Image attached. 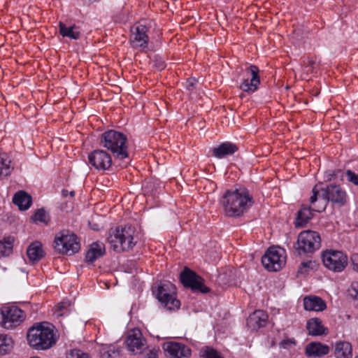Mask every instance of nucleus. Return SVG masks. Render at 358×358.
I'll list each match as a JSON object with an SVG mask.
<instances>
[{
  "label": "nucleus",
  "mask_w": 358,
  "mask_h": 358,
  "mask_svg": "<svg viewBox=\"0 0 358 358\" xmlns=\"http://www.w3.org/2000/svg\"><path fill=\"white\" fill-rule=\"evenodd\" d=\"M224 214L228 217H239L252 206V198L245 188L227 189L220 199Z\"/></svg>",
  "instance_id": "obj_1"
},
{
  "label": "nucleus",
  "mask_w": 358,
  "mask_h": 358,
  "mask_svg": "<svg viewBox=\"0 0 358 358\" xmlns=\"http://www.w3.org/2000/svg\"><path fill=\"white\" fill-rule=\"evenodd\" d=\"M27 341L34 349L47 350L56 343V337L51 327L39 323L29 329Z\"/></svg>",
  "instance_id": "obj_2"
},
{
  "label": "nucleus",
  "mask_w": 358,
  "mask_h": 358,
  "mask_svg": "<svg viewBox=\"0 0 358 358\" xmlns=\"http://www.w3.org/2000/svg\"><path fill=\"white\" fill-rule=\"evenodd\" d=\"M135 230L131 226L110 229L108 242L110 248L117 252L129 250L136 244L134 241Z\"/></svg>",
  "instance_id": "obj_3"
},
{
  "label": "nucleus",
  "mask_w": 358,
  "mask_h": 358,
  "mask_svg": "<svg viewBox=\"0 0 358 358\" xmlns=\"http://www.w3.org/2000/svg\"><path fill=\"white\" fill-rule=\"evenodd\" d=\"M127 138L126 136L115 130L104 132L101 138V145L110 150L115 156L120 159L128 158Z\"/></svg>",
  "instance_id": "obj_4"
},
{
  "label": "nucleus",
  "mask_w": 358,
  "mask_h": 358,
  "mask_svg": "<svg viewBox=\"0 0 358 358\" xmlns=\"http://www.w3.org/2000/svg\"><path fill=\"white\" fill-rule=\"evenodd\" d=\"M323 190L322 196L319 199L320 203L314 210L317 212H322L325 210L327 203L331 201L338 206H343L347 202L346 192L340 186L337 185H329Z\"/></svg>",
  "instance_id": "obj_5"
},
{
  "label": "nucleus",
  "mask_w": 358,
  "mask_h": 358,
  "mask_svg": "<svg viewBox=\"0 0 358 358\" xmlns=\"http://www.w3.org/2000/svg\"><path fill=\"white\" fill-rule=\"evenodd\" d=\"M321 246V238L320 234L315 231L306 230L301 231L297 238L295 245L299 254L313 253Z\"/></svg>",
  "instance_id": "obj_6"
},
{
  "label": "nucleus",
  "mask_w": 358,
  "mask_h": 358,
  "mask_svg": "<svg viewBox=\"0 0 358 358\" xmlns=\"http://www.w3.org/2000/svg\"><path fill=\"white\" fill-rule=\"evenodd\" d=\"M55 249L62 254L71 255L80 250L76 235L69 231H62L55 236Z\"/></svg>",
  "instance_id": "obj_7"
},
{
  "label": "nucleus",
  "mask_w": 358,
  "mask_h": 358,
  "mask_svg": "<svg viewBox=\"0 0 358 358\" xmlns=\"http://www.w3.org/2000/svg\"><path fill=\"white\" fill-rule=\"evenodd\" d=\"M176 287L170 282H166L159 285L157 298L159 301L168 310L178 309L180 301L176 298Z\"/></svg>",
  "instance_id": "obj_8"
},
{
  "label": "nucleus",
  "mask_w": 358,
  "mask_h": 358,
  "mask_svg": "<svg viewBox=\"0 0 358 358\" xmlns=\"http://www.w3.org/2000/svg\"><path fill=\"white\" fill-rule=\"evenodd\" d=\"M25 315L17 306H3L0 310V323L6 329H11L24 320Z\"/></svg>",
  "instance_id": "obj_9"
},
{
  "label": "nucleus",
  "mask_w": 358,
  "mask_h": 358,
  "mask_svg": "<svg viewBox=\"0 0 358 358\" xmlns=\"http://www.w3.org/2000/svg\"><path fill=\"white\" fill-rule=\"evenodd\" d=\"M322 257L324 266L334 272H341L348 265V257L341 251L327 250Z\"/></svg>",
  "instance_id": "obj_10"
},
{
  "label": "nucleus",
  "mask_w": 358,
  "mask_h": 358,
  "mask_svg": "<svg viewBox=\"0 0 358 358\" xmlns=\"http://www.w3.org/2000/svg\"><path fill=\"white\" fill-rule=\"evenodd\" d=\"M180 280L184 287L190 288L193 292L203 294L210 292V289L204 285L203 279L187 267H185L180 273Z\"/></svg>",
  "instance_id": "obj_11"
},
{
  "label": "nucleus",
  "mask_w": 358,
  "mask_h": 358,
  "mask_svg": "<svg viewBox=\"0 0 358 358\" xmlns=\"http://www.w3.org/2000/svg\"><path fill=\"white\" fill-rule=\"evenodd\" d=\"M283 252L279 248H269L262 258V264L268 271H279L285 264Z\"/></svg>",
  "instance_id": "obj_12"
},
{
  "label": "nucleus",
  "mask_w": 358,
  "mask_h": 358,
  "mask_svg": "<svg viewBox=\"0 0 358 358\" xmlns=\"http://www.w3.org/2000/svg\"><path fill=\"white\" fill-rule=\"evenodd\" d=\"M259 68L255 65H250L244 71L243 82L240 85V88L246 92H253L258 88L260 84L259 76Z\"/></svg>",
  "instance_id": "obj_13"
},
{
  "label": "nucleus",
  "mask_w": 358,
  "mask_h": 358,
  "mask_svg": "<svg viewBox=\"0 0 358 358\" xmlns=\"http://www.w3.org/2000/svg\"><path fill=\"white\" fill-rule=\"evenodd\" d=\"M148 28L146 25L139 23L131 28L130 42L133 48H147L149 37L147 35Z\"/></svg>",
  "instance_id": "obj_14"
},
{
  "label": "nucleus",
  "mask_w": 358,
  "mask_h": 358,
  "mask_svg": "<svg viewBox=\"0 0 358 358\" xmlns=\"http://www.w3.org/2000/svg\"><path fill=\"white\" fill-rule=\"evenodd\" d=\"M89 163L97 170H107L112 164L109 154L102 150H95L88 155Z\"/></svg>",
  "instance_id": "obj_15"
},
{
  "label": "nucleus",
  "mask_w": 358,
  "mask_h": 358,
  "mask_svg": "<svg viewBox=\"0 0 358 358\" xmlns=\"http://www.w3.org/2000/svg\"><path fill=\"white\" fill-rule=\"evenodd\" d=\"M125 343L129 351L141 353L145 345V339L139 329H134L128 332Z\"/></svg>",
  "instance_id": "obj_16"
},
{
  "label": "nucleus",
  "mask_w": 358,
  "mask_h": 358,
  "mask_svg": "<svg viewBox=\"0 0 358 358\" xmlns=\"http://www.w3.org/2000/svg\"><path fill=\"white\" fill-rule=\"evenodd\" d=\"M163 348L171 358H189L192 354L189 348L178 342L165 343Z\"/></svg>",
  "instance_id": "obj_17"
},
{
  "label": "nucleus",
  "mask_w": 358,
  "mask_h": 358,
  "mask_svg": "<svg viewBox=\"0 0 358 358\" xmlns=\"http://www.w3.org/2000/svg\"><path fill=\"white\" fill-rule=\"evenodd\" d=\"M268 320V315L262 310H255L247 319V325L252 330H257L264 327Z\"/></svg>",
  "instance_id": "obj_18"
},
{
  "label": "nucleus",
  "mask_w": 358,
  "mask_h": 358,
  "mask_svg": "<svg viewBox=\"0 0 358 358\" xmlns=\"http://www.w3.org/2000/svg\"><path fill=\"white\" fill-rule=\"evenodd\" d=\"M305 352L308 357H320L329 353V347L319 342H312L306 345Z\"/></svg>",
  "instance_id": "obj_19"
},
{
  "label": "nucleus",
  "mask_w": 358,
  "mask_h": 358,
  "mask_svg": "<svg viewBox=\"0 0 358 358\" xmlns=\"http://www.w3.org/2000/svg\"><path fill=\"white\" fill-rule=\"evenodd\" d=\"M318 206H315L313 207H308L305 205H302L301 209L299 210L297 213V217L295 222V225L296 227H303L306 225L308 222L313 217V211H316L314 208Z\"/></svg>",
  "instance_id": "obj_20"
},
{
  "label": "nucleus",
  "mask_w": 358,
  "mask_h": 358,
  "mask_svg": "<svg viewBox=\"0 0 358 358\" xmlns=\"http://www.w3.org/2000/svg\"><path fill=\"white\" fill-rule=\"evenodd\" d=\"M105 254V247L103 243L95 242L90 245L87 252L85 259L86 262L92 263L96 259L102 257Z\"/></svg>",
  "instance_id": "obj_21"
},
{
  "label": "nucleus",
  "mask_w": 358,
  "mask_h": 358,
  "mask_svg": "<svg viewBox=\"0 0 358 358\" xmlns=\"http://www.w3.org/2000/svg\"><path fill=\"white\" fill-rule=\"evenodd\" d=\"M304 308L306 310L322 311L326 308V303L318 296L305 297L303 299Z\"/></svg>",
  "instance_id": "obj_22"
},
{
  "label": "nucleus",
  "mask_w": 358,
  "mask_h": 358,
  "mask_svg": "<svg viewBox=\"0 0 358 358\" xmlns=\"http://www.w3.org/2000/svg\"><path fill=\"white\" fill-rule=\"evenodd\" d=\"M13 202L18 206L20 210H25L30 207L32 199L27 192L24 191H19L14 195Z\"/></svg>",
  "instance_id": "obj_23"
},
{
  "label": "nucleus",
  "mask_w": 358,
  "mask_h": 358,
  "mask_svg": "<svg viewBox=\"0 0 358 358\" xmlns=\"http://www.w3.org/2000/svg\"><path fill=\"white\" fill-rule=\"evenodd\" d=\"M237 150L238 148L235 144L225 142L214 148L213 149V154L217 158H222L227 155H233Z\"/></svg>",
  "instance_id": "obj_24"
},
{
  "label": "nucleus",
  "mask_w": 358,
  "mask_h": 358,
  "mask_svg": "<svg viewBox=\"0 0 358 358\" xmlns=\"http://www.w3.org/2000/svg\"><path fill=\"white\" fill-rule=\"evenodd\" d=\"M59 34L63 37H68L71 39L77 40L81 36L80 27L76 25H71L67 27L62 22H59Z\"/></svg>",
  "instance_id": "obj_25"
},
{
  "label": "nucleus",
  "mask_w": 358,
  "mask_h": 358,
  "mask_svg": "<svg viewBox=\"0 0 358 358\" xmlns=\"http://www.w3.org/2000/svg\"><path fill=\"white\" fill-rule=\"evenodd\" d=\"M307 329L309 334L313 336H321L327 334V329L322 324L319 318H312L307 322Z\"/></svg>",
  "instance_id": "obj_26"
},
{
  "label": "nucleus",
  "mask_w": 358,
  "mask_h": 358,
  "mask_svg": "<svg viewBox=\"0 0 358 358\" xmlns=\"http://www.w3.org/2000/svg\"><path fill=\"white\" fill-rule=\"evenodd\" d=\"M334 353L337 358H352V345L346 341L338 342L336 345Z\"/></svg>",
  "instance_id": "obj_27"
},
{
  "label": "nucleus",
  "mask_w": 358,
  "mask_h": 358,
  "mask_svg": "<svg viewBox=\"0 0 358 358\" xmlns=\"http://www.w3.org/2000/svg\"><path fill=\"white\" fill-rule=\"evenodd\" d=\"M27 255L29 260L33 262L40 260L43 257L41 243L38 241L32 243L27 248Z\"/></svg>",
  "instance_id": "obj_28"
},
{
  "label": "nucleus",
  "mask_w": 358,
  "mask_h": 358,
  "mask_svg": "<svg viewBox=\"0 0 358 358\" xmlns=\"http://www.w3.org/2000/svg\"><path fill=\"white\" fill-rule=\"evenodd\" d=\"M13 341L7 335L0 334V355L8 353L13 348Z\"/></svg>",
  "instance_id": "obj_29"
},
{
  "label": "nucleus",
  "mask_w": 358,
  "mask_h": 358,
  "mask_svg": "<svg viewBox=\"0 0 358 358\" xmlns=\"http://www.w3.org/2000/svg\"><path fill=\"white\" fill-rule=\"evenodd\" d=\"M101 358H115L118 352L115 350V347L111 345H102L100 350Z\"/></svg>",
  "instance_id": "obj_30"
},
{
  "label": "nucleus",
  "mask_w": 358,
  "mask_h": 358,
  "mask_svg": "<svg viewBox=\"0 0 358 358\" xmlns=\"http://www.w3.org/2000/svg\"><path fill=\"white\" fill-rule=\"evenodd\" d=\"M13 250V240L8 238L5 241H0V255L8 256Z\"/></svg>",
  "instance_id": "obj_31"
},
{
  "label": "nucleus",
  "mask_w": 358,
  "mask_h": 358,
  "mask_svg": "<svg viewBox=\"0 0 358 358\" xmlns=\"http://www.w3.org/2000/svg\"><path fill=\"white\" fill-rule=\"evenodd\" d=\"M35 222H40L48 224L50 222V216L43 208L38 209L33 216Z\"/></svg>",
  "instance_id": "obj_32"
},
{
  "label": "nucleus",
  "mask_w": 358,
  "mask_h": 358,
  "mask_svg": "<svg viewBox=\"0 0 358 358\" xmlns=\"http://www.w3.org/2000/svg\"><path fill=\"white\" fill-rule=\"evenodd\" d=\"M201 353L203 358H222L217 350L210 347L201 349Z\"/></svg>",
  "instance_id": "obj_33"
},
{
  "label": "nucleus",
  "mask_w": 358,
  "mask_h": 358,
  "mask_svg": "<svg viewBox=\"0 0 358 358\" xmlns=\"http://www.w3.org/2000/svg\"><path fill=\"white\" fill-rule=\"evenodd\" d=\"M69 306L70 303L69 301H62L58 303L55 306V315H56L57 317L62 316L65 313L64 310H67Z\"/></svg>",
  "instance_id": "obj_34"
},
{
  "label": "nucleus",
  "mask_w": 358,
  "mask_h": 358,
  "mask_svg": "<svg viewBox=\"0 0 358 358\" xmlns=\"http://www.w3.org/2000/svg\"><path fill=\"white\" fill-rule=\"evenodd\" d=\"M66 358H90V355L79 349H73L67 354Z\"/></svg>",
  "instance_id": "obj_35"
},
{
  "label": "nucleus",
  "mask_w": 358,
  "mask_h": 358,
  "mask_svg": "<svg viewBox=\"0 0 358 358\" xmlns=\"http://www.w3.org/2000/svg\"><path fill=\"white\" fill-rule=\"evenodd\" d=\"M312 192L313 195L310 197V203L313 205V206L320 205L319 199L322 196L318 197L320 188L317 185L314 186Z\"/></svg>",
  "instance_id": "obj_36"
},
{
  "label": "nucleus",
  "mask_w": 358,
  "mask_h": 358,
  "mask_svg": "<svg viewBox=\"0 0 358 358\" xmlns=\"http://www.w3.org/2000/svg\"><path fill=\"white\" fill-rule=\"evenodd\" d=\"M346 176L350 182H352L355 185H358V174H356L351 170H348L346 171Z\"/></svg>",
  "instance_id": "obj_37"
},
{
  "label": "nucleus",
  "mask_w": 358,
  "mask_h": 358,
  "mask_svg": "<svg viewBox=\"0 0 358 358\" xmlns=\"http://www.w3.org/2000/svg\"><path fill=\"white\" fill-rule=\"evenodd\" d=\"M315 64V62L309 58L306 61L303 62V65L305 68L308 69L307 72H312Z\"/></svg>",
  "instance_id": "obj_38"
},
{
  "label": "nucleus",
  "mask_w": 358,
  "mask_h": 358,
  "mask_svg": "<svg viewBox=\"0 0 358 358\" xmlns=\"http://www.w3.org/2000/svg\"><path fill=\"white\" fill-rule=\"evenodd\" d=\"M154 62H155V66L160 70H162L165 68L166 66V64H165V62L164 61H163L162 59L160 58H155V60H154Z\"/></svg>",
  "instance_id": "obj_39"
},
{
  "label": "nucleus",
  "mask_w": 358,
  "mask_h": 358,
  "mask_svg": "<svg viewBox=\"0 0 358 358\" xmlns=\"http://www.w3.org/2000/svg\"><path fill=\"white\" fill-rule=\"evenodd\" d=\"M351 261L353 269L358 272V254H353L351 256Z\"/></svg>",
  "instance_id": "obj_40"
},
{
  "label": "nucleus",
  "mask_w": 358,
  "mask_h": 358,
  "mask_svg": "<svg viewBox=\"0 0 358 358\" xmlns=\"http://www.w3.org/2000/svg\"><path fill=\"white\" fill-rule=\"evenodd\" d=\"M195 83H196V80L194 78H189L187 80V89L188 90H192L194 88V85H195Z\"/></svg>",
  "instance_id": "obj_41"
},
{
  "label": "nucleus",
  "mask_w": 358,
  "mask_h": 358,
  "mask_svg": "<svg viewBox=\"0 0 358 358\" xmlns=\"http://www.w3.org/2000/svg\"><path fill=\"white\" fill-rule=\"evenodd\" d=\"M157 353L155 350H149L145 355V358H157Z\"/></svg>",
  "instance_id": "obj_42"
},
{
  "label": "nucleus",
  "mask_w": 358,
  "mask_h": 358,
  "mask_svg": "<svg viewBox=\"0 0 358 358\" xmlns=\"http://www.w3.org/2000/svg\"><path fill=\"white\" fill-rule=\"evenodd\" d=\"M311 264V262L309 261V262H303L301 264V266L299 268V272H301L302 273L303 272V268H309L310 267V265Z\"/></svg>",
  "instance_id": "obj_43"
},
{
  "label": "nucleus",
  "mask_w": 358,
  "mask_h": 358,
  "mask_svg": "<svg viewBox=\"0 0 358 358\" xmlns=\"http://www.w3.org/2000/svg\"><path fill=\"white\" fill-rule=\"evenodd\" d=\"M62 194L64 196H67L69 194L71 196V197H73L75 196V192L74 191H71V192H69L67 189H63L62 191Z\"/></svg>",
  "instance_id": "obj_44"
},
{
  "label": "nucleus",
  "mask_w": 358,
  "mask_h": 358,
  "mask_svg": "<svg viewBox=\"0 0 358 358\" xmlns=\"http://www.w3.org/2000/svg\"><path fill=\"white\" fill-rule=\"evenodd\" d=\"M355 358H358V355L355 357Z\"/></svg>",
  "instance_id": "obj_45"
}]
</instances>
